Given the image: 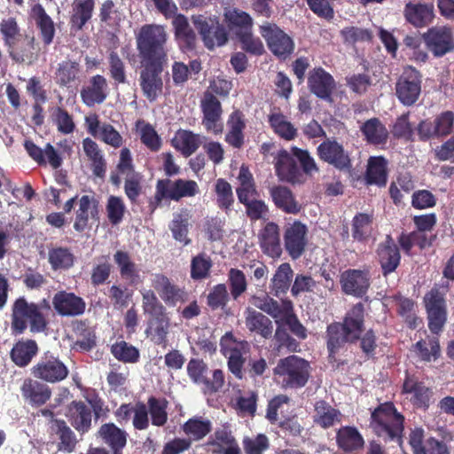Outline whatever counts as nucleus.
Returning <instances> with one entry per match:
<instances>
[{"mask_svg": "<svg viewBox=\"0 0 454 454\" xmlns=\"http://www.w3.org/2000/svg\"><path fill=\"white\" fill-rule=\"evenodd\" d=\"M135 38L141 64L139 86L143 96L154 102L163 92L162 73L168 61V35L162 25L145 24Z\"/></svg>", "mask_w": 454, "mask_h": 454, "instance_id": "obj_1", "label": "nucleus"}, {"mask_svg": "<svg viewBox=\"0 0 454 454\" xmlns=\"http://www.w3.org/2000/svg\"><path fill=\"white\" fill-rule=\"evenodd\" d=\"M0 34L4 46L13 62L30 66L38 59L35 37L23 35L15 18L9 17L1 20Z\"/></svg>", "mask_w": 454, "mask_h": 454, "instance_id": "obj_2", "label": "nucleus"}, {"mask_svg": "<svg viewBox=\"0 0 454 454\" xmlns=\"http://www.w3.org/2000/svg\"><path fill=\"white\" fill-rule=\"evenodd\" d=\"M209 90H206L200 100V110L202 114L201 124L207 133L221 135L223 131V106L215 95L223 98L228 97L232 83L223 78L216 77L210 82Z\"/></svg>", "mask_w": 454, "mask_h": 454, "instance_id": "obj_3", "label": "nucleus"}, {"mask_svg": "<svg viewBox=\"0 0 454 454\" xmlns=\"http://www.w3.org/2000/svg\"><path fill=\"white\" fill-rule=\"evenodd\" d=\"M249 303L270 316L276 323L281 320L285 322L288 330L299 340H305L308 337L307 328L299 320L290 299H280L278 301L267 294H254L250 297Z\"/></svg>", "mask_w": 454, "mask_h": 454, "instance_id": "obj_4", "label": "nucleus"}, {"mask_svg": "<svg viewBox=\"0 0 454 454\" xmlns=\"http://www.w3.org/2000/svg\"><path fill=\"white\" fill-rule=\"evenodd\" d=\"M50 305L45 300L42 303L28 302L25 297L18 298L12 304L11 329L12 334L24 333L29 322L31 333H43L47 329L48 321L43 309L49 310Z\"/></svg>", "mask_w": 454, "mask_h": 454, "instance_id": "obj_5", "label": "nucleus"}, {"mask_svg": "<svg viewBox=\"0 0 454 454\" xmlns=\"http://www.w3.org/2000/svg\"><path fill=\"white\" fill-rule=\"evenodd\" d=\"M404 416L397 411L392 402H385L371 413L370 427L373 433L385 442L403 443Z\"/></svg>", "mask_w": 454, "mask_h": 454, "instance_id": "obj_6", "label": "nucleus"}, {"mask_svg": "<svg viewBox=\"0 0 454 454\" xmlns=\"http://www.w3.org/2000/svg\"><path fill=\"white\" fill-rule=\"evenodd\" d=\"M310 373L309 362L296 355L280 358L273 368L274 379L284 389H300L305 387Z\"/></svg>", "mask_w": 454, "mask_h": 454, "instance_id": "obj_7", "label": "nucleus"}, {"mask_svg": "<svg viewBox=\"0 0 454 454\" xmlns=\"http://www.w3.org/2000/svg\"><path fill=\"white\" fill-rule=\"evenodd\" d=\"M199 193L200 187L194 180L183 178L172 180L168 177L158 179L154 195L149 198L147 207L153 214L162 206L163 201H179L183 198L194 197Z\"/></svg>", "mask_w": 454, "mask_h": 454, "instance_id": "obj_8", "label": "nucleus"}, {"mask_svg": "<svg viewBox=\"0 0 454 454\" xmlns=\"http://www.w3.org/2000/svg\"><path fill=\"white\" fill-rule=\"evenodd\" d=\"M223 355L227 358L228 370L238 380H243L247 361L245 354L249 352L250 345L247 340H237L231 332H227L220 340Z\"/></svg>", "mask_w": 454, "mask_h": 454, "instance_id": "obj_9", "label": "nucleus"}, {"mask_svg": "<svg viewBox=\"0 0 454 454\" xmlns=\"http://www.w3.org/2000/svg\"><path fill=\"white\" fill-rule=\"evenodd\" d=\"M187 374L191 380L202 387L205 394H215L224 385L225 377L221 369L210 371L207 364L199 358H192L187 364Z\"/></svg>", "mask_w": 454, "mask_h": 454, "instance_id": "obj_10", "label": "nucleus"}, {"mask_svg": "<svg viewBox=\"0 0 454 454\" xmlns=\"http://www.w3.org/2000/svg\"><path fill=\"white\" fill-rule=\"evenodd\" d=\"M31 374L43 382L54 384L66 380L69 370L59 356L47 351L31 368Z\"/></svg>", "mask_w": 454, "mask_h": 454, "instance_id": "obj_11", "label": "nucleus"}, {"mask_svg": "<svg viewBox=\"0 0 454 454\" xmlns=\"http://www.w3.org/2000/svg\"><path fill=\"white\" fill-rule=\"evenodd\" d=\"M259 31L269 50L278 59L286 60L294 52V42L293 38L277 24L265 22L260 26Z\"/></svg>", "mask_w": 454, "mask_h": 454, "instance_id": "obj_12", "label": "nucleus"}, {"mask_svg": "<svg viewBox=\"0 0 454 454\" xmlns=\"http://www.w3.org/2000/svg\"><path fill=\"white\" fill-rule=\"evenodd\" d=\"M192 20L207 49L212 50L227 43L228 33L217 17L199 14L193 15Z\"/></svg>", "mask_w": 454, "mask_h": 454, "instance_id": "obj_13", "label": "nucleus"}, {"mask_svg": "<svg viewBox=\"0 0 454 454\" xmlns=\"http://www.w3.org/2000/svg\"><path fill=\"white\" fill-rule=\"evenodd\" d=\"M422 76L415 67H406L395 82V95L405 106H413L421 93Z\"/></svg>", "mask_w": 454, "mask_h": 454, "instance_id": "obj_14", "label": "nucleus"}, {"mask_svg": "<svg viewBox=\"0 0 454 454\" xmlns=\"http://www.w3.org/2000/svg\"><path fill=\"white\" fill-rule=\"evenodd\" d=\"M424 304L427 314L428 328L433 333L442 332L447 321V305L444 295L432 288L424 296Z\"/></svg>", "mask_w": 454, "mask_h": 454, "instance_id": "obj_15", "label": "nucleus"}, {"mask_svg": "<svg viewBox=\"0 0 454 454\" xmlns=\"http://www.w3.org/2000/svg\"><path fill=\"white\" fill-rule=\"evenodd\" d=\"M308 232L307 225L299 220H294L285 226L284 247L293 260L301 258L305 253L309 243Z\"/></svg>", "mask_w": 454, "mask_h": 454, "instance_id": "obj_16", "label": "nucleus"}, {"mask_svg": "<svg viewBox=\"0 0 454 454\" xmlns=\"http://www.w3.org/2000/svg\"><path fill=\"white\" fill-rule=\"evenodd\" d=\"M427 50L435 58H441L454 51L452 29L447 26L432 27L422 35Z\"/></svg>", "mask_w": 454, "mask_h": 454, "instance_id": "obj_17", "label": "nucleus"}, {"mask_svg": "<svg viewBox=\"0 0 454 454\" xmlns=\"http://www.w3.org/2000/svg\"><path fill=\"white\" fill-rule=\"evenodd\" d=\"M307 83L309 91L317 98L327 102L333 101L336 82L333 76L322 67L309 70Z\"/></svg>", "mask_w": 454, "mask_h": 454, "instance_id": "obj_18", "label": "nucleus"}, {"mask_svg": "<svg viewBox=\"0 0 454 454\" xmlns=\"http://www.w3.org/2000/svg\"><path fill=\"white\" fill-rule=\"evenodd\" d=\"M77 209L74 229L78 232L84 231L89 226V221H99V200L94 192L81 196L77 200Z\"/></svg>", "mask_w": 454, "mask_h": 454, "instance_id": "obj_19", "label": "nucleus"}, {"mask_svg": "<svg viewBox=\"0 0 454 454\" xmlns=\"http://www.w3.org/2000/svg\"><path fill=\"white\" fill-rule=\"evenodd\" d=\"M258 244L263 254L271 258L278 259L283 254L280 239V227L273 222L269 221L258 232Z\"/></svg>", "mask_w": 454, "mask_h": 454, "instance_id": "obj_20", "label": "nucleus"}, {"mask_svg": "<svg viewBox=\"0 0 454 454\" xmlns=\"http://www.w3.org/2000/svg\"><path fill=\"white\" fill-rule=\"evenodd\" d=\"M153 286L165 304L169 307H175L178 303H185L189 301V294L185 288L174 284L163 274L155 275Z\"/></svg>", "mask_w": 454, "mask_h": 454, "instance_id": "obj_21", "label": "nucleus"}, {"mask_svg": "<svg viewBox=\"0 0 454 454\" xmlns=\"http://www.w3.org/2000/svg\"><path fill=\"white\" fill-rule=\"evenodd\" d=\"M408 442L413 454H450L442 441L434 437L425 440V430L420 427L411 429Z\"/></svg>", "mask_w": 454, "mask_h": 454, "instance_id": "obj_22", "label": "nucleus"}, {"mask_svg": "<svg viewBox=\"0 0 454 454\" xmlns=\"http://www.w3.org/2000/svg\"><path fill=\"white\" fill-rule=\"evenodd\" d=\"M340 283L344 294L362 298L371 286L370 272L367 270H347L340 275Z\"/></svg>", "mask_w": 454, "mask_h": 454, "instance_id": "obj_23", "label": "nucleus"}, {"mask_svg": "<svg viewBox=\"0 0 454 454\" xmlns=\"http://www.w3.org/2000/svg\"><path fill=\"white\" fill-rule=\"evenodd\" d=\"M85 125L88 133L94 137H99L105 144L114 148H119L122 145L123 138L120 132L110 123L105 122L100 125L97 114L86 116Z\"/></svg>", "mask_w": 454, "mask_h": 454, "instance_id": "obj_24", "label": "nucleus"}, {"mask_svg": "<svg viewBox=\"0 0 454 454\" xmlns=\"http://www.w3.org/2000/svg\"><path fill=\"white\" fill-rule=\"evenodd\" d=\"M378 262L384 277L393 273L401 262V254L398 246L391 235H387L376 249Z\"/></svg>", "mask_w": 454, "mask_h": 454, "instance_id": "obj_25", "label": "nucleus"}, {"mask_svg": "<svg viewBox=\"0 0 454 454\" xmlns=\"http://www.w3.org/2000/svg\"><path fill=\"white\" fill-rule=\"evenodd\" d=\"M403 13L405 21L416 28L428 27L435 17L433 3L410 1L405 4Z\"/></svg>", "mask_w": 454, "mask_h": 454, "instance_id": "obj_26", "label": "nucleus"}, {"mask_svg": "<svg viewBox=\"0 0 454 454\" xmlns=\"http://www.w3.org/2000/svg\"><path fill=\"white\" fill-rule=\"evenodd\" d=\"M20 393L25 403L32 407L43 406L51 397V387L35 378H26L20 386Z\"/></svg>", "mask_w": 454, "mask_h": 454, "instance_id": "obj_27", "label": "nucleus"}, {"mask_svg": "<svg viewBox=\"0 0 454 454\" xmlns=\"http://www.w3.org/2000/svg\"><path fill=\"white\" fill-rule=\"evenodd\" d=\"M53 308L61 317L82 316L86 309L85 301L74 293L59 291L52 299Z\"/></svg>", "mask_w": 454, "mask_h": 454, "instance_id": "obj_28", "label": "nucleus"}, {"mask_svg": "<svg viewBox=\"0 0 454 454\" xmlns=\"http://www.w3.org/2000/svg\"><path fill=\"white\" fill-rule=\"evenodd\" d=\"M275 172L278 179L290 184H301L303 181V175L298 167L292 153L285 149L278 153L275 162Z\"/></svg>", "mask_w": 454, "mask_h": 454, "instance_id": "obj_29", "label": "nucleus"}, {"mask_svg": "<svg viewBox=\"0 0 454 454\" xmlns=\"http://www.w3.org/2000/svg\"><path fill=\"white\" fill-rule=\"evenodd\" d=\"M49 431L59 451L72 453L75 450L78 443L76 434L64 419H52Z\"/></svg>", "mask_w": 454, "mask_h": 454, "instance_id": "obj_30", "label": "nucleus"}, {"mask_svg": "<svg viewBox=\"0 0 454 454\" xmlns=\"http://www.w3.org/2000/svg\"><path fill=\"white\" fill-rule=\"evenodd\" d=\"M319 159L338 169H345L350 167V159L345 152L342 145L336 140L326 139L317 148Z\"/></svg>", "mask_w": 454, "mask_h": 454, "instance_id": "obj_31", "label": "nucleus"}, {"mask_svg": "<svg viewBox=\"0 0 454 454\" xmlns=\"http://www.w3.org/2000/svg\"><path fill=\"white\" fill-rule=\"evenodd\" d=\"M403 394H411V403L417 408L427 410L430 406L433 391L420 381L417 376L406 374L402 387Z\"/></svg>", "mask_w": 454, "mask_h": 454, "instance_id": "obj_32", "label": "nucleus"}, {"mask_svg": "<svg viewBox=\"0 0 454 454\" xmlns=\"http://www.w3.org/2000/svg\"><path fill=\"white\" fill-rule=\"evenodd\" d=\"M108 83L102 74H95L89 80L87 85L81 90L82 101L89 107L102 104L108 95Z\"/></svg>", "mask_w": 454, "mask_h": 454, "instance_id": "obj_33", "label": "nucleus"}, {"mask_svg": "<svg viewBox=\"0 0 454 454\" xmlns=\"http://www.w3.org/2000/svg\"><path fill=\"white\" fill-rule=\"evenodd\" d=\"M269 193L276 208L283 213L298 215L301 211V204L287 186L273 185L269 189Z\"/></svg>", "mask_w": 454, "mask_h": 454, "instance_id": "obj_34", "label": "nucleus"}, {"mask_svg": "<svg viewBox=\"0 0 454 454\" xmlns=\"http://www.w3.org/2000/svg\"><path fill=\"white\" fill-rule=\"evenodd\" d=\"M227 132L224 141L234 149H241L245 144V134L247 123L245 114L239 109L233 110L228 116Z\"/></svg>", "mask_w": 454, "mask_h": 454, "instance_id": "obj_35", "label": "nucleus"}, {"mask_svg": "<svg viewBox=\"0 0 454 454\" xmlns=\"http://www.w3.org/2000/svg\"><path fill=\"white\" fill-rule=\"evenodd\" d=\"M24 148L29 157L40 166H45L49 162L52 168L57 169L62 165L61 156L50 143L46 144L44 149H42L32 140L26 139Z\"/></svg>", "mask_w": 454, "mask_h": 454, "instance_id": "obj_36", "label": "nucleus"}, {"mask_svg": "<svg viewBox=\"0 0 454 454\" xmlns=\"http://www.w3.org/2000/svg\"><path fill=\"white\" fill-rule=\"evenodd\" d=\"M74 428L81 434H85L91 428L92 411L82 401H72L67 414Z\"/></svg>", "mask_w": 454, "mask_h": 454, "instance_id": "obj_37", "label": "nucleus"}, {"mask_svg": "<svg viewBox=\"0 0 454 454\" xmlns=\"http://www.w3.org/2000/svg\"><path fill=\"white\" fill-rule=\"evenodd\" d=\"M364 307L362 302L355 304L346 314L343 323L340 325L344 328V333L349 338V342L354 343L360 338L364 331Z\"/></svg>", "mask_w": 454, "mask_h": 454, "instance_id": "obj_38", "label": "nucleus"}, {"mask_svg": "<svg viewBox=\"0 0 454 454\" xmlns=\"http://www.w3.org/2000/svg\"><path fill=\"white\" fill-rule=\"evenodd\" d=\"M98 436L113 451V454H122V449L127 444L128 434L118 427L114 423L109 422L101 425Z\"/></svg>", "mask_w": 454, "mask_h": 454, "instance_id": "obj_39", "label": "nucleus"}, {"mask_svg": "<svg viewBox=\"0 0 454 454\" xmlns=\"http://www.w3.org/2000/svg\"><path fill=\"white\" fill-rule=\"evenodd\" d=\"M30 15L39 30L43 44L45 46L51 44L55 37L56 28L54 21L47 14L44 7L41 4H34L31 8Z\"/></svg>", "mask_w": 454, "mask_h": 454, "instance_id": "obj_40", "label": "nucleus"}, {"mask_svg": "<svg viewBox=\"0 0 454 454\" xmlns=\"http://www.w3.org/2000/svg\"><path fill=\"white\" fill-rule=\"evenodd\" d=\"M245 325L250 333H256L263 339H270L273 333L272 321L262 312L250 307L245 310Z\"/></svg>", "mask_w": 454, "mask_h": 454, "instance_id": "obj_41", "label": "nucleus"}, {"mask_svg": "<svg viewBox=\"0 0 454 454\" xmlns=\"http://www.w3.org/2000/svg\"><path fill=\"white\" fill-rule=\"evenodd\" d=\"M95 0H74L72 4V12L69 25L72 31H81L90 20L95 9Z\"/></svg>", "mask_w": 454, "mask_h": 454, "instance_id": "obj_42", "label": "nucleus"}, {"mask_svg": "<svg viewBox=\"0 0 454 454\" xmlns=\"http://www.w3.org/2000/svg\"><path fill=\"white\" fill-rule=\"evenodd\" d=\"M336 443L340 450L346 453L363 449L364 439L358 429L351 426H343L336 432Z\"/></svg>", "mask_w": 454, "mask_h": 454, "instance_id": "obj_43", "label": "nucleus"}, {"mask_svg": "<svg viewBox=\"0 0 454 454\" xmlns=\"http://www.w3.org/2000/svg\"><path fill=\"white\" fill-rule=\"evenodd\" d=\"M342 414L325 400L317 401L314 404L313 421L324 429L341 422Z\"/></svg>", "mask_w": 454, "mask_h": 454, "instance_id": "obj_44", "label": "nucleus"}, {"mask_svg": "<svg viewBox=\"0 0 454 454\" xmlns=\"http://www.w3.org/2000/svg\"><path fill=\"white\" fill-rule=\"evenodd\" d=\"M360 130L370 145H384L388 140V130L379 118L373 117L365 121L360 127Z\"/></svg>", "mask_w": 454, "mask_h": 454, "instance_id": "obj_45", "label": "nucleus"}, {"mask_svg": "<svg viewBox=\"0 0 454 454\" xmlns=\"http://www.w3.org/2000/svg\"><path fill=\"white\" fill-rule=\"evenodd\" d=\"M294 278V270L288 262L281 263L276 270L270 279V293L279 298L287 294L291 290L292 281Z\"/></svg>", "mask_w": 454, "mask_h": 454, "instance_id": "obj_46", "label": "nucleus"}, {"mask_svg": "<svg viewBox=\"0 0 454 454\" xmlns=\"http://www.w3.org/2000/svg\"><path fill=\"white\" fill-rule=\"evenodd\" d=\"M200 145V135L188 129H178L171 139V145L184 157L194 153Z\"/></svg>", "mask_w": 454, "mask_h": 454, "instance_id": "obj_47", "label": "nucleus"}, {"mask_svg": "<svg viewBox=\"0 0 454 454\" xmlns=\"http://www.w3.org/2000/svg\"><path fill=\"white\" fill-rule=\"evenodd\" d=\"M38 345L34 340H20L12 347L10 356L12 362L19 367H26L37 355Z\"/></svg>", "mask_w": 454, "mask_h": 454, "instance_id": "obj_48", "label": "nucleus"}, {"mask_svg": "<svg viewBox=\"0 0 454 454\" xmlns=\"http://www.w3.org/2000/svg\"><path fill=\"white\" fill-rule=\"evenodd\" d=\"M411 352L421 362L436 361L441 356L439 340L430 336L421 339L411 346Z\"/></svg>", "mask_w": 454, "mask_h": 454, "instance_id": "obj_49", "label": "nucleus"}, {"mask_svg": "<svg viewBox=\"0 0 454 454\" xmlns=\"http://www.w3.org/2000/svg\"><path fill=\"white\" fill-rule=\"evenodd\" d=\"M82 148L85 155L91 161V169L94 176L103 178L106 171V161L99 145L91 138L82 140Z\"/></svg>", "mask_w": 454, "mask_h": 454, "instance_id": "obj_50", "label": "nucleus"}, {"mask_svg": "<svg viewBox=\"0 0 454 454\" xmlns=\"http://www.w3.org/2000/svg\"><path fill=\"white\" fill-rule=\"evenodd\" d=\"M81 74V66L77 61L64 60L58 65L55 73L57 84L60 87L70 88L79 81Z\"/></svg>", "mask_w": 454, "mask_h": 454, "instance_id": "obj_51", "label": "nucleus"}, {"mask_svg": "<svg viewBox=\"0 0 454 454\" xmlns=\"http://www.w3.org/2000/svg\"><path fill=\"white\" fill-rule=\"evenodd\" d=\"M114 262L117 264L121 277L130 285H137L140 282L139 270L131 260L128 252L118 250L114 254Z\"/></svg>", "mask_w": 454, "mask_h": 454, "instance_id": "obj_52", "label": "nucleus"}, {"mask_svg": "<svg viewBox=\"0 0 454 454\" xmlns=\"http://www.w3.org/2000/svg\"><path fill=\"white\" fill-rule=\"evenodd\" d=\"M387 160L383 156H372L368 160L366 181L369 184L385 186L387 184Z\"/></svg>", "mask_w": 454, "mask_h": 454, "instance_id": "obj_53", "label": "nucleus"}, {"mask_svg": "<svg viewBox=\"0 0 454 454\" xmlns=\"http://www.w3.org/2000/svg\"><path fill=\"white\" fill-rule=\"evenodd\" d=\"M75 261V256L70 248L65 247H54L49 249L48 262L53 270H67L71 269Z\"/></svg>", "mask_w": 454, "mask_h": 454, "instance_id": "obj_54", "label": "nucleus"}, {"mask_svg": "<svg viewBox=\"0 0 454 454\" xmlns=\"http://www.w3.org/2000/svg\"><path fill=\"white\" fill-rule=\"evenodd\" d=\"M326 337L329 362H336V353L347 341H349V338H348V335L344 333V328L340 323H333L328 325Z\"/></svg>", "mask_w": 454, "mask_h": 454, "instance_id": "obj_55", "label": "nucleus"}, {"mask_svg": "<svg viewBox=\"0 0 454 454\" xmlns=\"http://www.w3.org/2000/svg\"><path fill=\"white\" fill-rule=\"evenodd\" d=\"M72 329L77 337L75 345L84 351H90L96 346V334L90 327L87 320H76L72 324Z\"/></svg>", "mask_w": 454, "mask_h": 454, "instance_id": "obj_56", "label": "nucleus"}, {"mask_svg": "<svg viewBox=\"0 0 454 454\" xmlns=\"http://www.w3.org/2000/svg\"><path fill=\"white\" fill-rule=\"evenodd\" d=\"M224 16L229 27L235 32L236 36L238 33L253 30L254 20L249 13L234 8L228 11Z\"/></svg>", "mask_w": 454, "mask_h": 454, "instance_id": "obj_57", "label": "nucleus"}, {"mask_svg": "<svg viewBox=\"0 0 454 454\" xmlns=\"http://www.w3.org/2000/svg\"><path fill=\"white\" fill-rule=\"evenodd\" d=\"M108 74L115 85L128 83L126 64L116 51H111L107 56Z\"/></svg>", "mask_w": 454, "mask_h": 454, "instance_id": "obj_58", "label": "nucleus"}, {"mask_svg": "<svg viewBox=\"0 0 454 454\" xmlns=\"http://www.w3.org/2000/svg\"><path fill=\"white\" fill-rule=\"evenodd\" d=\"M268 121L273 131L281 138L291 141L297 137V129L288 121L286 116L281 114H271L269 115Z\"/></svg>", "mask_w": 454, "mask_h": 454, "instance_id": "obj_59", "label": "nucleus"}, {"mask_svg": "<svg viewBox=\"0 0 454 454\" xmlns=\"http://www.w3.org/2000/svg\"><path fill=\"white\" fill-rule=\"evenodd\" d=\"M168 405L166 398L150 396L147 400V410L152 424L155 427H163L168 421Z\"/></svg>", "mask_w": 454, "mask_h": 454, "instance_id": "obj_60", "label": "nucleus"}, {"mask_svg": "<svg viewBox=\"0 0 454 454\" xmlns=\"http://www.w3.org/2000/svg\"><path fill=\"white\" fill-rule=\"evenodd\" d=\"M182 429L186 435L191 436L192 441H200L211 432L212 424L208 419L193 417L183 425Z\"/></svg>", "mask_w": 454, "mask_h": 454, "instance_id": "obj_61", "label": "nucleus"}, {"mask_svg": "<svg viewBox=\"0 0 454 454\" xmlns=\"http://www.w3.org/2000/svg\"><path fill=\"white\" fill-rule=\"evenodd\" d=\"M411 113L408 111L398 116L391 126V134L395 139L414 142V128L410 121Z\"/></svg>", "mask_w": 454, "mask_h": 454, "instance_id": "obj_62", "label": "nucleus"}, {"mask_svg": "<svg viewBox=\"0 0 454 454\" xmlns=\"http://www.w3.org/2000/svg\"><path fill=\"white\" fill-rule=\"evenodd\" d=\"M111 353L115 359L125 364L137 363L140 358L139 349L125 340L114 343Z\"/></svg>", "mask_w": 454, "mask_h": 454, "instance_id": "obj_63", "label": "nucleus"}, {"mask_svg": "<svg viewBox=\"0 0 454 454\" xmlns=\"http://www.w3.org/2000/svg\"><path fill=\"white\" fill-rule=\"evenodd\" d=\"M217 207L228 212L234 204V195L231 184L224 178H218L215 184Z\"/></svg>", "mask_w": 454, "mask_h": 454, "instance_id": "obj_64", "label": "nucleus"}]
</instances>
